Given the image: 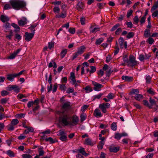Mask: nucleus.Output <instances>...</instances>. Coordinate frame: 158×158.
I'll use <instances>...</instances> for the list:
<instances>
[{"mask_svg": "<svg viewBox=\"0 0 158 158\" xmlns=\"http://www.w3.org/2000/svg\"><path fill=\"white\" fill-rule=\"evenodd\" d=\"M150 30L149 29H146L144 32V35L146 38H148L150 36Z\"/></svg>", "mask_w": 158, "mask_h": 158, "instance_id": "393cba45", "label": "nucleus"}, {"mask_svg": "<svg viewBox=\"0 0 158 158\" xmlns=\"http://www.w3.org/2000/svg\"><path fill=\"white\" fill-rule=\"evenodd\" d=\"M85 48L84 46H81L78 48L77 52L78 54L81 55L84 52Z\"/></svg>", "mask_w": 158, "mask_h": 158, "instance_id": "a211bd4d", "label": "nucleus"}, {"mask_svg": "<svg viewBox=\"0 0 158 158\" xmlns=\"http://www.w3.org/2000/svg\"><path fill=\"white\" fill-rule=\"evenodd\" d=\"M67 14L65 11L61 13L58 15H56V17L57 18H64L66 16Z\"/></svg>", "mask_w": 158, "mask_h": 158, "instance_id": "f3484780", "label": "nucleus"}, {"mask_svg": "<svg viewBox=\"0 0 158 158\" xmlns=\"http://www.w3.org/2000/svg\"><path fill=\"white\" fill-rule=\"evenodd\" d=\"M53 10L54 12L55 13H58L60 11V9L58 7H55Z\"/></svg>", "mask_w": 158, "mask_h": 158, "instance_id": "5fc2aeb1", "label": "nucleus"}, {"mask_svg": "<svg viewBox=\"0 0 158 158\" xmlns=\"http://www.w3.org/2000/svg\"><path fill=\"white\" fill-rule=\"evenodd\" d=\"M89 106L88 105H84L81 107V110L82 111H85L88 107Z\"/></svg>", "mask_w": 158, "mask_h": 158, "instance_id": "13d9d810", "label": "nucleus"}, {"mask_svg": "<svg viewBox=\"0 0 158 158\" xmlns=\"http://www.w3.org/2000/svg\"><path fill=\"white\" fill-rule=\"evenodd\" d=\"M147 92L149 94L152 95H154L155 94L154 91L152 88H150L148 89L147 90Z\"/></svg>", "mask_w": 158, "mask_h": 158, "instance_id": "09e8293b", "label": "nucleus"}, {"mask_svg": "<svg viewBox=\"0 0 158 158\" xmlns=\"http://www.w3.org/2000/svg\"><path fill=\"white\" fill-rule=\"evenodd\" d=\"M8 94V92L6 90H3L1 92V95L2 96H5Z\"/></svg>", "mask_w": 158, "mask_h": 158, "instance_id": "680f3d73", "label": "nucleus"}, {"mask_svg": "<svg viewBox=\"0 0 158 158\" xmlns=\"http://www.w3.org/2000/svg\"><path fill=\"white\" fill-rule=\"evenodd\" d=\"M57 135L60 136V139L62 141H66L68 140L67 134L65 131L60 130L57 132Z\"/></svg>", "mask_w": 158, "mask_h": 158, "instance_id": "20e7f679", "label": "nucleus"}, {"mask_svg": "<svg viewBox=\"0 0 158 158\" xmlns=\"http://www.w3.org/2000/svg\"><path fill=\"white\" fill-rule=\"evenodd\" d=\"M69 32L72 34H74L75 32V29L74 28H70L69 29Z\"/></svg>", "mask_w": 158, "mask_h": 158, "instance_id": "e2e57ef3", "label": "nucleus"}, {"mask_svg": "<svg viewBox=\"0 0 158 158\" xmlns=\"http://www.w3.org/2000/svg\"><path fill=\"white\" fill-rule=\"evenodd\" d=\"M89 29L90 32L94 33L99 31L100 30V28L95 27L93 28V27L91 26L90 27Z\"/></svg>", "mask_w": 158, "mask_h": 158, "instance_id": "2f4dec72", "label": "nucleus"}, {"mask_svg": "<svg viewBox=\"0 0 158 158\" xmlns=\"http://www.w3.org/2000/svg\"><path fill=\"white\" fill-rule=\"evenodd\" d=\"M133 10H132L130 9L129 10L127 13V18H129L132 14Z\"/></svg>", "mask_w": 158, "mask_h": 158, "instance_id": "6e6d98bb", "label": "nucleus"}, {"mask_svg": "<svg viewBox=\"0 0 158 158\" xmlns=\"http://www.w3.org/2000/svg\"><path fill=\"white\" fill-rule=\"evenodd\" d=\"M84 89L86 91L87 93L93 91L92 88L89 86L88 85L86 86L85 88Z\"/></svg>", "mask_w": 158, "mask_h": 158, "instance_id": "58836bf2", "label": "nucleus"}, {"mask_svg": "<svg viewBox=\"0 0 158 158\" xmlns=\"http://www.w3.org/2000/svg\"><path fill=\"white\" fill-rule=\"evenodd\" d=\"M8 101V99L6 98H3L1 99V103L2 104H6Z\"/></svg>", "mask_w": 158, "mask_h": 158, "instance_id": "8fccbe9b", "label": "nucleus"}, {"mask_svg": "<svg viewBox=\"0 0 158 158\" xmlns=\"http://www.w3.org/2000/svg\"><path fill=\"white\" fill-rule=\"evenodd\" d=\"M92 84L94 86L93 89L95 91H99L101 90V88L103 87L102 84L94 81H92Z\"/></svg>", "mask_w": 158, "mask_h": 158, "instance_id": "0eeeda50", "label": "nucleus"}, {"mask_svg": "<svg viewBox=\"0 0 158 158\" xmlns=\"http://www.w3.org/2000/svg\"><path fill=\"white\" fill-rule=\"evenodd\" d=\"M110 106L109 103H104L99 104V107L103 113H106L107 112L106 109L109 108Z\"/></svg>", "mask_w": 158, "mask_h": 158, "instance_id": "39448f33", "label": "nucleus"}, {"mask_svg": "<svg viewBox=\"0 0 158 158\" xmlns=\"http://www.w3.org/2000/svg\"><path fill=\"white\" fill-rule=\"evenodd\" d=\"M60 86V88L62 90L65 91L66 89V87L65 84H58Z\"/></svg>", "mask_w": 158, "mask_h": 158, "instance_id": "37998d69", "label": "nucleus"}, {"mask_svg": "<svg viewBox=\"0 0 158 158\" xmlns=\"http://www.w3.org/2000/svg\"><path fill=\"white\" fill-rule=\"evenodd\" d=\"M107 97L110 100L113 99L114 98L113 94L111 93H109L107 96Z\"/></svg>", "mask_w": 158, "mask_h": 158, "instance_id": "338daca9", "label": "nucleus"}, {"mask_svg": "<svg viewBox=\"0 0 158 158\" xmlns=\"http://www.w3.org/2000/svg\"><path fill=\"white\" fill-rule=\"evenodd\" d=\"M80 20L81 25H83L85 24V19L84 16H82L80 18Z\"/></svg>", "mask_w": 158, "mask_h": 158, "instance_id": "603ef678", "label": "nucleus"}, {"mask_svg": "<svg viewBox=\"0 0 158 158\" xmlns=\"http://www.w3.org/2000/svg\"><path fill=\"white\" fill-rule=\"evenodd\" d=\"M143 103L145 106H148L150 109L152 108V106L150 105L148 102L146 100H143Z\"/></svg>", "mask_w": 158, "mask_h": 158, "instance_id": "4c0bfd02", "label": "nucleus"}, {"mask_svg": "<svg viewBox=\"0 0 158 158\" xmlns=\"http://www.w3.org/2000/svg\"><path fill=\"white\" fill-rule=\"evenodd\" d=\"M85 7V5L81 1H79L76 6V9L79 11H81L83 10Z\"/></svg>", "mask_w": 158, "mask_h": 158, "instance_id": "9d476101", "label": "nucleus"}, {"mask_svg": "<svg viewBox=\"0 0 158 158\" xmlns=\"http://www.w3.org/2000/svg\"><path fill=\"white\" fill-rule=\"evenodd\" d=\"M27 20L26 18H23L20 20H18V23L20 26H23L24 25L27 24Z\"/></svg>", "mask_w": 158, "mask_h": 158, "instance_id": "4468645a", "label": "nucleus"}, {"mask_svg": "<svg viewBox=\"0 0 158 158\" xmlns=\"http://www.w3.org/2000/svg\"><path fill=\"white\" fill-rule=\"evenodd\" d=\"M91 70L89 71V72L91 73L94 72L96 70V68L94 66H91L90 67Z\"/></svg>", "mask_w": 158, "mask_h": 158, "instance_id": "bf43d9fd", "label": "nucleus"}, {"mask_svg": "<svg viewBox=\"0 0 158 158\" xmlns=\"http://www.w3.org/2000/svg\"><path fill=\"white\" fill-rule=\"evenodd\" d=\"M71 116L69 113H61L59 118L60 122L64 126H70Z\"/></svg>", "mask_w": 158, "mask_h": 158, "instance_id": "f03ea898", "label": "nucleus"}, {"mask_svg": "<svg viewBox=\"0 0 158 158\" xmlns=\"http://www.w3.org/2000/svg\"><path fill=\"white\" fill-rule=\"evenodd\" d=\"M147 42H148V44H149L150 45H152L154 42V40L153 39L152 37H150L147 40Z\"/></svg>", "mask_w": 158, "mask_h": 158, "instance_id": "ea45409f", "label": "nucleus"}, {"mask_svg": "<svg viewBox=\"0 0 158 158\" xmlns=\"http://www.w3.org/2000/svg\"><path fill=\"white\" fill-rule=\"evenodd\" d=\"M94 116L97 118L101 117L102 116V114L100 110L97 108L96 109L94 112Z\"/></svg>", "mask_w": 158, "mask_h": 158, "instance_id": "ddd939ff", "label": "nucleus"}, {"mask_svg": "<svg viewBox=\"0 0 158 158\" xmlns=\"http://www.w3.org/2000/svg\"><path fill=\"white\" fill-rule=\"evenodd\" d=\"M67 52V50L66 49L63 50L60 52V56L61 58H63L65 56Z\"/></svg>", "mask_w": 158, "mask_h": 158, "instance_id": "c85d7f7f", "label": "nucleus"}, {"mask_svg": "<svg viewBox=\"0 0 158 158\" xmlns=\"http://www.w3.org/2000/svg\"><path fill=\"white\" fill-rule=\"evenodd\" d=\"M120 26V24L119 23H117L110 30V31H113L116 30L118 27Z\"/></svg>", "mask_w": 158, "mask_h": 158, "instance_id": "79ce46f5", "label": "nucleus"}, {"mask_svg": "<svg viewBox=\"0 0 158 158\" xmlns=\"http://www.w3.org/2000/svg\"><path fill=\"white\" fill-rule=\"evenodd\" d=\"M10 3L12 8L16 10H19L26 6L25 2L20 0H11Z\"/></svg>", "mask_w": 158, "mask_h": 158, "instance_id": "f257e3e1", "label": "nucleus"}, {"mask_svg": "<svg viewBox=\"0 0 158 158\" xmlns=\"http://www.w3.org/2000/svg\"><path fill=\"white\" fill-rule=\"evenodd\" d=\"M35 30H34L32 33H29L27 32H26L25 33V40L26 41H29L31 40L34 36L35 33Z\"/></svg>", "mask_w": 158, "mask_h": 158, "instance_id": "6e6552de", "label": "nucleus"}, {"mask_svg": "<svg viewBox=\"0 0 158 158\" xmlns=\"http://www.w3.org/2000/svg\"><path fill=\"white\" fill-rule=\"evenodd\" d=\"M70 78L73 82V84H75V86H76L77 85V84H76V81L75 79V74L73 72H72L70 73Z\"/></svg>", "mask_w": 158, "mask_h": 158, "instance_id": "dca6fc26", "label": "nucleus"}, {"mask_svg": "<svg viewBox=\"0 0 158 158\" xmlns=\"http://www.w3.org/2000/svg\"><path fill=\"white\" fill-rule=\"evenodd\" d=\"M74 92V89L72 88H69L66 90V92L68 94H70Z\"/></svg>", "mask_w": 158, "mask_h": 158, "instance_id": "3c124183", "label": "nucleus"}, {"mask_svg": "<svg viewBox=\"0 0 158 158\" xmlns=\"http://www.w3.org/2000/svg\"><path fill=\"white\" fill-rule=\"evenodd\" d=\"M158 7V2H157L152 7L151 9V11L154 10H156Z\"/></svg>", "mask_w": 158, "mask_h": 158, "instance_id": "de8ad7c7", "label": "nucleus"}, {"mask_svg": "<svg viewBox=\"0 0 158 158\" xmlns=\"http://www.w3.org/2000/svg\"><path fill=\"white\" fill-rule=\"evenodd\" d=\"M122 79L123 80H125L126 81H130L132 80L133 78L131 77H129L127 76H122Z\"/></svg>", "mask_w": 158, "mask_h": 158, "instance_id": "aec40b11", "label": "nucleus"}, {"mask_svg": "<svg viewBox=\"0 0 158 158\" xmlns=\"http://www.w3.org/2000/svg\"><path fill=\"white\" fill-rule=\"evenodd\" d=\"M13 36V32L12 30H10L9 31V34L6 35V37L9 40L11 39V37Z\"/></svg>", "mask_w": 158, "mask_h": 158, "instance_id": "f704fd0d", "label": "nucleus"}, {"mask_svg": "<svg viewBox=\"0 0 158 158\" xmlns=\"http://www.w3.org/2000/svg\"><path fill=\"white\" fill-rule=\"evenodd\" d=\"M37 25V23H35L34 24L31 25L30 27H29L28 28L32 31H33V30H35L34 29L35 27Z\"/></svg>", "mask_w": 158, "mask_h": 158, "instance_id": "a18cd8bd", "label": "nucleus"}, {"mask_svg": "<svg viewBox=\"0 0 158 158\" xmlns=\"http://www.w3.org/2000/svg\"><path fill=\"white\" fill-rule=\"evenodd\" d=\"M21 49H19L16 50L12 54H10V56L8 57L7 58L9 59H14L16 57L17 55L20 51Z\"/></svg>", "mask_w": 158, "mask_h": 158, "instance_id": "9b49d317", "label": "nucleus"}, {"mask_svg": "<svg viewBox=\"0 0 158 158\" xmlns=\"http://www.w3.org/2000/svg\"><path fill=\"white\" fill-rule=\"evenodd\" d=\"M151 77L149 75H146L145 76V80L146 83L147 84H150L151 80Z\"/></svg>", "mask_w": 158, "mask_h": 158, "instance_id": "473e14b6", "label": "nucleus"}, {"mask_svg": "<svg viewBox=\"0 0 158 158\" xmlns=\"http://www.w3.org/2000/svg\"><path fill=\"white\" fill-rule=\"evenodd\" d=\"M137 64V61L135 60V57L132 56H130L129 57V60L127 64L129 66H134Z\"/></svg>", "mask_w": 158, "mask_h": 158, "instance_id": "423d86ee", "label": "nucleus"}, {"mask_svg": "<svg viewBox=\"0 0 158 158\" xmlns=\"http://www.w3.org/2000/svg\"><path fill=\"white\" fill-rule=\"evenodd\" d=\"M17 77L15 73L8 74L7 75V79L10 81H13L14 80V78Z\"/></svg>", "mask_w": 158, "mask_h": 158, "instance_id": "2eb2a0df", "label": "nucleus"}, {"mask_svg": "<svg viewBox=\"0 0 158 158\" xmlns=\"http://www.w3.org/2000/svg\"><path fill=\"white\" fill-rule=\"evenodd\" d=\"M122 29L120 27L118 28L115 32V34L116 35L119 34L120 32L122 31Z\"/></svg>", "mask_w": 158, "mask_h": 158, "instance_id": "69168bd1", "label": "nucleus"}, {"mask_svg": "<svg viewBox=\"0 0 158 158\" xmlns=\"http://www.w3.org/2000/svg\"><path fill=\"white\" fill-rule=\"evenodd\" d=\"M134 35V33L133 32H129L127 35V37L128 39H130L132 38Z\"/></svg>", "mask_w": 158, "mask_h": 158, "instance_id": "c03bdc74", "label": "nucleus"}, {"mask_svg": "<svg viewBox=\"0 0 158 158\" xmlns=\"http://www.w3.org/2000/svg\"><path fill=\"white\" fill-rule=\"evenodd\" d=\"M45 140L46 141H49L51 143H53L55 142L53 139L51 137L46 138Z\"/></svg>", "mask_w": 158, "mask_h": 158, "instance_id": "864d4df0", "label": "nucleus"}, {"mask_svg": "<svg viewBox=\"0 0 158 158\" xmlns=\"http://www.w3.org/2000/svg\"><path fill=\"white\" fill-rule=\"evenodd\" d=\"M9 18L8 16L2 15L1 16V20L4 23L8 21L9 20Z\"/></svg>", "mask_w": 158, "mask_h": 158, "instance_id": "4be33fe9", "label": "nucleus"}, {"mask_svg": "<svg viewBox=\"0 0 158 158\" xmlns=\"http://www.w3.org/2000/svg\"><path fill=\"white\" fill-rule=\"evenodd\" d=\"M121 134L118 133H115L114 135V138L117 139L119 140L121 139Z\"/></svg>", "mask_w": 158, "mask_h": 158, "instance_id": "a19ab883", "label": "nucleus"}, {"mask_svg": "<svg viewBox=\"0 0 158 158\" xmlns=\"http://www.w3.org/2000/svg\"><path fill=\"white\" fill-rule=\"evenodd\" d=\"M6 154L10 157H14L15 156L14 152L10 150H8L6 152Z\"/></svg>", "mask_w": 158, "mask_h": 158, "instance_id": "7c9ffc66", "label": "nucleus"}, {"mask_svg": "<svg viewBox=\"0 0 158 158\" xmlns=\"http://www.w3.org/2000/svg\"><path fill=\"white\" fill-rule=\"evenodd\" d=\"M152 17L153 18H155L157 17L158 18V10H156L152 13Z\"/></svg>", "mask_w": 158, "mask_h": 158, "instance_id": "4d7b16f0", "label": "nucleus"}, {"mask_svg": "<svg viewBox=\"0 0 158 158\" xmlns=\"http://www.w3.org/2000/svg\"><path fill=\"white\" fill-rule=\"evenodd\" d=\"M78 152L80 153L82 155L85 156H88V154L85 151L84 149L83 148H81L80 149L78 150Z\"/></svg>", "mask_w": 158, "mask_h": 158, "instance_id": "6ab92c4d", "label": "nucleus"}, {"mask_svg": "<svg viewBox=\"0 0 158 158\" xmlns=\"http://www.w3.org/2000/svg\"><path fill=\"white\" fill-rule=\"evenodd\" d=\"M149 102L151 104V105L152 106V105H155L156 106V108L155 109H157V108L158 107V105L156 104V102L155 101V100L152 99L151 98H149Z\"/></svg>", "mask_w": 158, "mask_h": 158, "instance_id": "5701e85b", "label": "nucleus"}, {"mask_svg": "<svg viewBox=\"0 0 158 158\" xmlns=\"http://www.w3.org/2000/svg\"><path fill=\"white\" fill-rule=\"evenodd\" d=\"M104 40L103 38H100L96 40L95 44L96 45H98L101 44Z\"/></svg>", "mask_w": 158, "mask_h": 158, "instance_id": "c756f323", "label": "nucleus"}, {"mask_svg": "<svg viewBox=\"0 0 158 158\" xmlns=\"http://www.w3.org/2000/svg\"><path fill=\"white\" fill-rule=\"evenodd\" d=\"M111 128L112 130L115 131L117 129L116 124L115 123L113 122L111 125Z\"/></svg>", "mask_w": 158, "mask_h": 158, "instance_id": "c9c22d12", "label": "nucleus"}, {"mask_svg": "<svg viewBox=\"0 0 158 158\" xmlns=\"http://www.w3.org/2000/svg\"><path fill=\"white\" fill-rule=\"evenodd\" d=\"M149 57V56L147 57L146 55H145V56H144L143 55L140 54L139 55L138 58L140 61H143L145 59H148Z\"/></svg>", "mask_w": 158, "mask_h": 158, "instance_id": "b1692460", "label": "nucleus"}, {"mask_svg": "<svg viewBox=\"0 0 158 158\" xmlns=\"http://www.w3.org/2000/svg\"><path fill=\"white\" fill-rule=\"evenodd\" d=\"M14 88H13V90H14V91L17 93L18 92L19 90L18 86L16 85H14Z\"/></svg>", "mask_w": 158, "mask_h": 158, "instance_id": "052dcab7", "label": "nucleus"}, {"mask_svg": "<svg viewBox=\"0 0 158 158\" xmlns=\"http://www.w3.org/2000/svg\"><path fill=\"white\" fill-rule=\"evenodd\" d=\"M60 102L62 103L61 107V113H69L68 111L70 110L71 107V103L70 102L66 101L62 97L60 99Z\"/></svg>", "mask_w": 158, "mask_h": 158, "instance_id": "7ed1b4c3", "label": "nucleus"}, {"mask_svg": "<svg viewBox=\"0 0 158 158\" xmlns=\"http://www.w3.org/2000/svg\"><path fill=\"white\" fill-rule=\"evenodd\" d=\"M123 59L124 63H126L128 64L129 60L127 58V56L126 55L124 56L123 58Z\"/></svg>", "mask_w": 158, "mask_h": 158, "instance_id": "0e129e2a", "label": "nucleus"}, {"mask_svg": "<svg viewBox=\"0 0 158 158\" xmlns=\"http://www.w3.org/2000/svg\"><path fill=\"white\" fill-rule=\"evenodd\" d=\"M119 43L121 48H123V45L124 42V40L123 38L120 37L118 40Z\"/></svg>", "mask_w": 158, "mask_h": 158, "instance_id": "72a5a7b5", "label": "nucleus"}, {"mask_svg": "<svg viewBox=\"0 0 158 158\" xmlns=\"http://www.w3.org/2000/svg\"><path fill=\"white\" fill-rule=\"evenodd\" d=\"M19 123V121L17 119H14L11 121V124L14 126H15L18 124Z\"/></svg>", "mask_w": 158, "mask_h": 158, "instance_id": "e433bc0d", "label": "nucleus"}, {"mask_svg": "<svg viewBox=\"0 0 158 158\" xmlns=\"http://www.w3.org/2000/svg\"><path fill=\"white\" fill-rule=\"evenodd\" d=\"M22 156L23 158H31L32 157L31 155L27 154H23Z\"/></svg>", "mask_w": 158, "mask_h": 158, "instance_id": "49530a36", "label": "nucleus"}, {"mask_svg": "<svg viewBox=\"0 0 158 158\" xmlns=\"http://www.w3.org/2000/svg\"><path fill=\"white\" fill-rule=\"evenodd\" d=\"M44 153V151L43 150H40L39 152V154L38 155H37L35 156L34 158H39L40 156H43ZM41 158H48V157L46 156Z\"/></svg>", "mask_w": 158, "mask_h": 158, "instance_id": "a878e982", "label": "nucleus"}, {"mask_svg": "<svg viewBox=\"0 0 158 158\" xmlns=\"http://www.w3.org/2000/svg\"><path fill=\"white\" fill-rule=\"evenodd\" d=\"M79 120L78 117L76 115L73 116L72 118V121L70 120V126H73L77 124L79 122Z\"/></svg>", "mask_w": 158, "mask_h": 158, "instance_id": "1a4fd4ad", "label": "nucleus"}, {"mask_svg": "<svg viewBox=\"0 0 158 158\" xmlns=\"http://www.w3.org/2000/svg\"><path fill=\"white\" fill-rule=\"evenodd\" d=\"M110 151V152H116L119 150V147H114L113 145H110L108 148Z\"/></svg>", "mask_w": 158, "mask_h": 158, "instance_id": "f8f14e48", "label": "nucleus"}, {"mask_svg": "<svg viewBox=\"0 0 158 158\" xmlns=\"http://www.w3.org/2000/svg\"><path fill=\"white\" fill-rule=\"evenodd\" d=\"M85 144L87 145H93L94 144L93 142L92 141L90 138H87L85 139Z\"/></svg>", "mask_w": 158, "mask_h": 158, "instance_id": "412c9836", "label": "nucleus"}, {"mask_svg": "<svg viewBox=\"0 0 158 158\" xmlns=\"http://www.w3.org/2000/svg\"><path fill=\"white\" fill-rule=\"evenodd\" d=\"M103 94L102 93H100L94 96L93 97V101H94L96 99H99Z\"/></svg>", "mask_w": 158, "mask_h": 158, "instance_id": "cd10ccee", "label": "nucleus"}, {"mask_svg": "<svg viewBox=\"0 0 158 158\" xmlns=\"http://www.w3.org/2000/svg\"><path fill=\"white\" fill-rule=\"evenodd\" d=\"M153 135L155 137H158L157 139H156L157 141H158V131H155L153 132Z\"/></svg>", "mask_w": 158, "mask_h": 158, "instance_id": "774afa93", "label": "nucleus"}, {"mask_svg": "<svg viewBox=\"0 0 158 158\" xmlns=\"http://www.w3.org/2000/svg\"><path fill=\"white\" fill-rule=\"evenodd\" d=\"M135 98L136 100L139 101L143 98V96L142 94H136Z\"/></svg>", "mask_w": 158, "mask_h": 158, "instance_id": "bb28decb", "label": "nucleus"}]
</instances>
